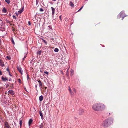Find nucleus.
<instances>
[{"mask_svg":"<svg viewBox=\"0 0 128 128\" xmlns=\"http://www.w3.org/2000/svg\"><path fill=\"white\" fill-rule=\"evenodd\" d=\"M106 106L103 104L100 103H95L92 106L93 110L95 111L101 112L104 110Z\"/></svg>","mask_w":128,"mask_h":128,"instance_id":"1","label":"nucleus"},{"mask_svg":"<svg viewBox=\"0 0 128 128\" xmlns=\"http://www.w3.org/2000/svg\"><path fill=\"white\" fill-rule=\"evenodd\" d=\"M107 122V123L109 125V126H110L112 124L113 122V119L111 118H109L106 120Z\"/></svg>","mask_w":128,"mask_h":128,"instance_id":"2","label":"nucleus"},{"mask_svg":"<svg viewBox=\"0 0 128 128\" xmlns=\"http://www.w3.org/2000/svg\"><path fill=\"white\" fill-rule=\"evenodd\" d=\"M102 126L104 128H107L109 126L106 120L103 122L102 124Z\"/></svg>","mask_w":128,"mask_h":128,"instance_id":"3","label":"nucleus"},{"mask_svg":"<svg viewBox=\"0 0 128 128\" xmlns=\"http://www.w3.org/2000/svg\"><path fill=\"white\" fill-rule=\"evenodd\" d=\"M4 128H11L8 122H4Z\"/></svg>","mask_w":128,"mask_h":128,"instance_id":"4","label":"nucleus"},{"mask_svg":"<svg viewBox=\"0 0 128 128\" xmlns=\"http://www.w3.org/2000/svg\"><path fill=\"white\" fill-rule=\"evenodd\" d=\"M0 66L2 67L5 66L4 62L2 60L0 59Z\"/></svg>","mask_w":128,"mask_h":128,"instance_id":"5","label":"nucleus"},{"mask_svg":"<svg viewBox=\"0 0 128 128\" xmlns=\"http://www.w3.org/2000/svg\"><path fill=\"white\" fill-rule=\"evenodd\" d=\"M17 69L18 70L21 74V75H22V72H23V71L22 70V69L20 67H19L18 66L17 67Z\"/></svg>","mask_w":128,"mask_h":128,"instance_id":"6","label":"nucleus"},{"mask_svg":"<svg viewBox=\"0 0 128 128\" xmlns=\"http://www.w3.org/2000/svg\"><path fill=\"white\" fill-rule=\"evenodd\" d=\"M84 110L82 109H80L79 110V114L80 115H82L84 112Z\"/></svg>","mask_w":128,"mask_h":128,"instance_id":"7","label":"nucleus"},{"mask_svg":"<svg viewBox=\"0 0 128 128\" xmlns=\"http://www.w3.org/2000/svg\"><path fill=\"white\" fill-rule=\"evenodd\" d=\"M8 92L9 93L12 95H14V92L12 90H11L9 91Z\"/></svg>","mask_w":128,"mask_h":128,"instance_id":"8","label":"nucleus"},{"mask_svg":"<svg viewBox=\"0 0 128 128\" xmlns=\"http://www.w3.org/2000/svg\"><path fill=\"white\" fill-rule=\"evenodd\" d=\"M33 122V120L32 119H30L28 122V125L30 127V126L31 124Z\"/></svg>","mask_w":128,"mask_h":128,"instance_id":"9","label":"nucleus"},{"mask_svg":"<svg viewBox=\"0 0 128 128\" xmlns=\"http://www.w3.org/2000/svg\"><path fill=\"white\" fill-rule=\"evenodd\" d=\"M2 80L4 82H5L6 81H8V78H5L3 76L2 77Z\"/></svg>","mask_w":128,"mask_h":128,"instance_id":"10","label":"nucleus"},{"mask_svg":"<svg viewBox=\"0 0 128 128\" xmlns=\"http://www.w3.org/2000/svg\"><path fill=\"white\" fill-rule=\"evenodd\" d=\"M38 81L39 84V86H42V84L41 81L40 80H38Z\"/></svg>","mask_w":128,"mask_h":128,"instance_id":"11","label":"nucleus"},{"mask_svg":"<svg viewBox=\"0 0 128 128\" xmlns=\"http://www.w3.org/2000/svg\"><path fill=\"white\" fill-rule=\"evenodd\" d=\"M43 51L44 52H45L46 53V54H47V53L48 52V49L46 48H45L44 49Z\"/></svg>","mask_w":128,"mask_h":128,"instance_id":"12","label":"nucleus"},{"mask_svg":"<svg viewBox=\"0 0 128 128\" xmlns=\"http://www.w3.org/2000/svg\"><path fill=\"white\" fill-rule=\"evenodd\" d=\"M52 14L53 15H54V14L55 12V9L53 7H52Z\"/></svg>","mask_w":128,"mask_h":128,"instance_id":"13","label":"nucleus"},{"mask_svg":"<svg viewBox=\"0 0 128 128\" xmlns=\"http://www.w3.org/2000/svg\"><path fill=\"white\" fill-rule=\"evenodd\" d=\"M74 71L72 70L70 71L71 76H72L74 74Z\"/></svg>","mask_w":128,"mask_h":128,"instance_id":"14","label":"nucleus"},{"mask_svg":"<svg viewBox=\"0 0 128 128\" xmlns=\"http://www.w3.org/2000/svg\"><path fill=\"white\" fill-rule=\"evenodd\" d=\"M43 99V96H40L39 97V100L40 101H42Z\"/></svg>","mask_w":128,"mask_h":128,"instance_id":"15","label":"nucleus"},{"mask_svg":"<svg viewBox=\"0 0 128 128\" xmlns=\"http://www.w3.org/2000/svg\"><path fill=\"white\" fill-rule=\"evenodd\" d=\"M24 10V8H23L21 10L19 11L18 12L19 13H20V14H21V13H22V12H23Z\"/></svg>","mask_w":128,"mask_h":128,"instance_id":"16","label":"nucleus"},{"mask_svg":"<svg viewBox=\"0 0 128 128\" xmlns=\"http://www.w3.org/2000/svg\"><path fill=\"white\" fill-rule=\"evenodd\" d=\"M20 126L21 128V127L22 126V120H20Z\"/></svg>","mask_w":128,"mask_h":128,"instance_id":"17","label":"nucleus"},{"mask_svg":"<svg viewBox=\"0 0 128 128\" xmlns=\"http://www.w3.org/2000/svg\"><path fill=\"white\" fill-rule=\"evenodd\" d=\"M2 12H3L4 13H6V8H4L2 10Z\"/></svg>","mask_w":128,"mask_h":128,"instance_id":"18","label":"nucleus"},{"mask_svg":"<svg viewBox=\"0 0 128 128\" xmlns=\"http://www.w3.org/2000/svg\"><path fill=\"white\" fill-rule=\"evenodd\" d=\"M40 116L42 118L43 117V115H42V113L41 111H40Z\"/></svg>","mask_w":128,"mask_h":128,"instance_id":"19","label":"nucleus"},{"mask_svg":"<svg viewBox=\"0 0 128 128\" xmlns=\"http://www.w3.org/2000/svg\"><path fill=\"white\" fill-rule=\"evenodd\" d=\"M70 6L72 7H74V4L72 3V2H70Z\"/></svg>","mask_w":128,"mask_h":128,"instance_id":"20","label":"nucleus"},{"mask_svg":"<svg viewBox=\"0 0 128 128\" xmlns=\"http://www.w3.org/2000/svg\"><path fill=\"white\" fill-rule=\"evenodd\" d=\"M54 51L55 52H58L59 51V50L58 48H55L54 49Z\"/></svg>","mask_w":128,"mask_h":128,"instance_id":"21","label":"nucleus"},{"mask_svg":"<svg viewBox=\"0 0 128 128\" xmlns=\"http://www.w3.org/2000/svg\"><path fill=\"white\" fill-rule=\"evenodd\" d=\"M42 52L41 51H39L37 52V54L38 55H40Z\"/></svg>","mask_w":128,"mask_h":128,"instance_id":"22","label":"nucleus"},{"mask_svg":"<svg viewBox=\"0 0 128 128\" xmlns=\"http://www.w3.org/2000/svg\"><path fill=\"white\" fill-rule=\"evenodd\" d=\"M6 2L8 4H9L10 3V0H5Z\"/></svg>","mask_w":128,"mask_h":128,"instance_id":"23","label":"nucleus"},{"mask_svg":"<svg viewBox=\"0 0 128 128\" xmlns=\"http://www.w3.org/2000/svg\"><path fill=\"white\" fill-rule=\"evenodd\" d=\"M6 58H7L8 60H10L11 59V58L9 56H7L6 57Z\"/></svg>","mask_w":128,"mask_h":128,"instance_id":"24","label":"nucleus"},{"mask_svg":"<svg viewBox=\"0 0 128 128\" xmlns=\"http://www.w3.org/2000/svg\"><path fill=\"white\" fill-rule=\"evenodd\" d=\"M48 27L49 28H48V30H49V32L50 31V32H51L52 30V28H50V27H49V26H48Z\"/></svg>","mask_w":128,"mask_h":128,"instance_id":"25","label":"nucleus"},{"mask_svg":"<svg viewBox=\"0 0 128 128\" xmlns=\"http://www.w3.org/2000/svg\"><path fill=\"white\" fill-rule=\"evenodd\" d=\"M18 82L20 84L21 83V81L20 79V78L18 79Z\"/></svg>","mask_w":128,"mask_h":128,"instance_id":"26","label":"nucleus"},{"mask_svg":"<svg viewBox=\"0 0 128 128\" xmlns=\"http://www.w3.org/2000/svg\"><path fill=\"white\" fill-rule=\"evenodd\" d=\"M12 42V44H14V45L15 44V42H14V41L12 39L11 40Z\"/></svg>","mask_w":128,"mask_h":128,"instance_id":"27","label":"nucleus"},{"mask_svg":"<svg viewBox=\"0 0 128 128\" xmlns=\"http://www.w3.org/2000/svg\"><path fill=\"white\" fill-rule=\"evenodd\" d=\"M70 94L72 96L73 95V93L72 91H70Z\"/></svg>","mask_w":128,"mask_h":128,"instance_id":"28","label":"nucleus"},{"mask_svg":"<svg viewBox=\"0 0 128 128\" xmlns=\"http://www.w3.org/2000/svg\"><path fill=\"white\" fill-rule=\"evenodd\" d=\"M40 12H42L44 11V10L42 8H40Z\"/></svg>","mask_w":128,"mask_h":128,"instance_id":"29","label":"nucleus"},{"mask_svg":"<svg viewBox=\"0 0 128 128\" xmlns=\"http://www.w3.org/2000/svg\"><path fill=\"white\" fill-rule=\"evenodd\" d=\"M84 7V6H83L78 10V12H79L81 10L82 8Z\"/></svg>","mask_w":128,"mask_h":128,"instance_id":"30","label":"nucleus"},{"mask_svg":"<svg viewBox=\"0 0 128 128\" xmlns=\"http://www.w3.org/2000/svg\"><path fill=\"white\" fill-rule=\"evenodd\" d=\"M13 18L14 19H15L16 20H17V18L15 16H14V15L13 16Z\"/></svg>","mask_w":128,"mask_h":128,"instance_id":"31","label":"nucleus"},{"mask_svg":"<svg viewBox=\"0 0 128 128\" xmlns=\"http://www.w3.org/2000/svg\"><path fill=\"white\" fill-rule=\"evenodd\" d=\"M73 91L76 94V90L75 89H74L73 90Z\"/></svg>","mask_w":128,"mask_h":128,"instance_id":"32","label":"nucleus"},{"mask_svg":"<svg viewBox=\"0 0 128 128\" xmlns=\"http://www.w3.org/2000/svg\"><path fill=\"white\" fill-rule=\"evenodd\" d=\"M44 73L46 74L47 75H48V72H44Z\"/></svg>","mask_w":128,"mask_h":128,"instance_id":"33","label":"nucleus"},{"mask_svg":"<svg viewBox=\"0 0 128 128\" xmlns=\"http://www.w3.org/2000/svg\"><path fill=\"white\" fill-rule=\"evenodd\" d=\"M68 88H69V90L70 92V91H72L70 87H68Z\"/></svg>","mask_w":128,"mask_h":128,"instance_id":"34","label":"nucleus"},{"mask_svg":"<svg viewBox=\"0 0 128 128\" xmlns=\"http://www.w3.org/2000/svg\"><path fill=\"white\" fill-rule=\"evenodd\" d=\"M6 70L9 72H10L8 68L6 69Z\"/></svg>","mask_w":128,"mask_h":128,"instance_id":"35","label":"nucleus"},{"mask_svg":"<svg viewBox=\"0 0 128 128\" xmlns=\"http://www.w3.org/2000/svg\"><path fill=\"white\" fill-rule=\"evenodd\" d=\"M43 41L46 44H47V42H46L44 40H43Z\"/></svg>","mask_w":128,"mask_h":128,"instance_id":"36","label":"nucleus"},{"mask_svg":"<svg viewBox=\"0 0 128 128\" xmlns=\"http://www.w3.org/2000/svg\"><path fill=\"white\" fill-rule=\"evenodd\" d=\"M42 125H41L40 126V128H42Z\"/></svg>","mask_w":128,"mask_h":128,"instance_id":"37","label":"nucleus"},{"mask_svg":"<svg viewBox=\"0 0 128 128\" xmlns=\"http://www.w3.org/2000/svg\"><path fill=\"white\" fill-rule=\"evenodd\" d=\"M16 15L17 16H18V13H17V12H16Z\"/></svg>","mask_w":128,"mask_h":128,"instance_id":"38","label":"nucleus"},{"mask_svg":"<svg viewBox=\"0 0 128 128\" xmlns=\"http://www.w3.org/2000/svg\"><path fill=\"white\" fill-rule=\"evenodd\" d=\"M26 56H24V60L25 59V58H26Z\"/></svg>","mask_w":128,"mask_h":128,"instance_id":"39","label":"nucleus"},{"mask_svg":"<svg viewBox=\"0 0 128 128\" xmlns=\"http://www.w3.org/2000/svg\"><path fill=\"white\" fill-rule=\"evenodd\" d=\"M28 24L29 25H31V23H30V22H28Z\"/></svg>","mask_w":128,"mask_h":128,"instance_id":"40","label":"nucleus"},{"mask_svg":"<svg viewBox=\"0 0 128 128\" xmlns=\"http://www.w3.org/2000/svg\"><path fill=\"white\" fill-rule=\"evenodd\" d=\"M2 73L1 71H0V75H2Z\"/></svg>","mask_w":128,"mask_h":128,"instance_id":"41","label":"nucleus"},{"mask_svg":"<svg viewBox=\"0 0 128 128\" xmlns=\"http://www.w3.org/2000/svg\"><path fill=\"white\" fill-rule=\"evenodd\" d=\"M24 88V89H25V90H26V92H27V90H26V88L25 87V88Z\"/></svg>","mask_w":128,"mask_h":128,"instance_id":"42","label":"nucleus"},{"mask_svg":"<svg viewBox=\"0 0 128 128\" xmlns=\"http://www.w3.org/2000/svg\"><path fill=\"white\" fill-rule=\"evenodd\" d=\"M9 75H10V76H12V75H11V74H10V72H9Z\"/></svg>","mask_w":128,"mask_h":128,"instance_id":"43","label":"nucleus"},{"mask_svg":"<svg viewBox=\"0 0 128 128\" xmlns=\"http://www.w3.org/2000/svg\"><path fill=\"white\" fill-rule=\"evenodd\" d=\"M27 79H28L29 78V76H28V75H27Z\"/></svg>","mask_w":128,"mask_h":128,"instance_id":"44","label":"nucleus"},{"mask_svg":"<svg viewBox=\"0 0 128 128\" xmlns=\"http://www.w3.org/2000/svg\"><path fill=\"white\" fill-rule=\"evenodd\" d=\"M15 30V29L14 28V29L13 30H12V31L14 32V31Z\"/></svg>","mask_w":128,"mask_h":128,"instance_id":"45","label":"nucleus"},{"mask_svg":"<svg viewBox=\"0 0 128 128\" xmlns=\"http://www.w3.org/2000/svg\"><path fill=\"white\" fill-rule=\"evenodd\" d=\"M61 16H60V20H62V18H61Z\"/></svg>","mask_w":128,"mask_h":128,"instance_id":"46","label":"nucleus"},{"mask_svg":"<svg viewBox=\"0 0 128 128\" xmlns=\"http://www.w3.org/2000/svg\"><path fill=\"white\" fill-rule=\"evenodd\" d=\"M66 74L67 76H68L69 75V74L68 73H67Z\"/></svg>","mask_w":128,"mask_h":128,"instance_id":"47","label":"nucleus"},{"mask_svg":"<svg viewBox=\"0 0 128 128\" xmlns=\"http://www.w3.org/2000/svg\"><path fill=\"white\" fill-rule=\"evenodd\" d=\"M69 69V68H68V70H67V73H68V70Z\"/></svg>","mask_w":128,"mask_h":128,"instance_id":"48","label":"nucleus"},{"mask_svg":"<svg viewBox=\"0 0 128 128\" xmlns=\"http://www.w3.org/2000/svg\"><path fill=\"white\" fill-rule=\"evenodd\" d=\"M122 12L120 13V15H121V14L122 13Z\"/></svg>","mask_w":128,"mask_h":128,"instance_id":"49","label":"nucleus"},{"mask_svg":"<svg viewBox=\"0 0 128 128\" xmlns=\"http://www.w3.org/2000/svg\"><path fill=\"white\" fill-rule=\"evenodd\" d=\"M56 0H53V1H54V2H55L56 1Z\"/></svg>","mask_w":128,"mask_h":128,"instance_id":"50","label":"nucleus"},{"mask_svg":"<svg viewBox=\"0 0 128 128\" xmlns=\"http://www.w3.org/2000/svg\"><path fill=\"white\" fill-rule=\"evenodd\" d=\"M9 80V81H11V79H10Z\"/></svg>","mask_w":128,"mask_h":128,"instance_id":"51","label":"nucleus"},{"mask_svg":"<svg viewBox=\"0 0 128 128\" xmlns=\"http://www.w3.org/2000/svg\"><path fill=\"white\" fill-rule=\"evenodd\" d=\"M45 89H46L47 88L46 87H45Z\"/></svg>","mask_w":128,"mask_h":128,"instance_id":"52","label":"nucleus"},{"mask_svg":"<svg viewBox=\"0 0 128 128\" xmlns=\"http://www.w3.org/2000/svg\"><path fill=\"white\" fill-rule=\"evenodd\" d=\"M124 18V17H123V18H122V20H123V19Z\"/></svg>","mask_w":128,"mask_h":128,"instance_id":"53","label":"nucleus"},{"mask_svg":"<svg viewBox=\"0 0 128 128\" xmlns=\"http://www.w3.org/2000/svg\"><path fill=\"white\" fill-rule=\"evenodd\" d=\"M36 4H38V3H37L36 2Z\"/></svg>","mask_w":128,"mask_h":128,"instance_id":"54","label":"nucleus"},{"mask_svg":"<svg viewBox=\"0 0 128 128\" xmlns=\"http://www.w3.org/2000/svg\"><path fill=\"white\" fill-rule=\"evenodd\" d=\"M36 4H38V3H37L36 2Z\"/></svg>","mask_w":128,"mask_h":128,"instance_id":"55","label":"nucleus"}]
</instances>
